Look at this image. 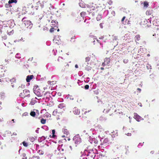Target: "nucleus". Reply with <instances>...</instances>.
<instances>
[{
	"label": "nucleus",
	"instance_id": "nucleus-54",
	"mask_svg": "<svg viewBox=\"0 0 159 159\" xmlns=\"http://www.w3.org/2000/svg\"><path fill=\"white\" fill-rule=\"evenodd\" d=\"M89 86L88 85H86L84 86V89H89Z\"/></svg>",
	"mask_w": 159,
	"mask_h": 159
},
{
	"label": "nucleus",
	"instance_id": "nucleus-42",
	"mask_svg": "<svg viewBox=\"0 0 159 159\" xmlns=\"http://www.w3.org/2000/svg\"><path fill=\"white\" fill-rule=\"evenodd\" d=\"M89 37L90 38H92L93 39H96V37L94 35L92 34H90L89 35Z\"/></svg>",
	"mask_w": 159,
	"mask_h": 159
},
{
	"label": "nucleus",
	"instance_id": "nucleus-59",
	"mask_svg": "<svg viewBox=\"0 0 159 159\" xmlns=\"http://www.w3.org/2000/svg\"><path fill=\"white\" fill-rule=\"evenodd\" d=\"M30 97V93H27V95H25L24 97V98H25V97H28V98H29Z\"/></svg>",
	"mask_w": 159,
	"mask_h": 159
},
{
	"label": "nucleus",
	"instance_id": "nucleus-15",
	"mask_svg": "<svg viewBox=\"0 0 159 159\" xmlns=\"http://www.w3.org/2000/svg\"><path fill=\"white\" fill-rule=\"evenodd\" d=\"M87 64L86 66L85 67V70L88 71H89L91 70V67L89 66H88V65L89 64L88 62H87Z\"/></svg>",
	"mask_w": 159,
	"mask_h": 159
},
{
	"label": "nucleus",
	"instance_id": "nucleus-7",
	"mask_svg": "<svg viewBox=\"0 0 159 159\" xmlns=\"http://www.w3.org/2000/svg\"><path fill=\"white\" fill-rule=\"evenodd\" d=\"M73 112L74 114L77 115H79L80 113V110L78 109V108L76 107H75L74 108L73 110Z\"/></svg>",
	"mask_w": 159,
	"mask_h": 159
},
{
	"label": "nucleus",
	"instance_id": "nucleus-52",
	"mask_svg": "<svg viewBox=\"0 0 159 159\" xmlns=\"http://www.w3.org/2000/svg\"><path fill=\"white\" fill-rule=\"evenodd\" d=\"M90 79L89 77H87L86 79V80H84V81L85 82L88 83Z\"/></svg>",
	"mask_w": 159,
	"mask_h": 159
},
{
	"label": "nucleus",
	"instance_id": "nucleus-12",
	"mask_svg": "<svg viewBox=\"0 0 159 159\" xmlns=\"http://www.w3.org/2000/svg\"><path fill=\"white\" fill-rule=\"evenodd\" d=\"M36 97L34 98H33L31 99L30 102V104L32 105H34V104L37 102V101L36 100Z\"/></svg>",
	"mask_w": 159,
	"mask_h": 159
},
{
	"label": "nucleus",
	"instance_id": "nucleus-8",
	"mask_svg": "<svg viewBox=\"0 0 159 159\" xmlns=\"http://www.w3.org/2000/svg\"><path fill=\"white\" fill-rule=\"evenodd\" d=\"M34 92L38 97H41L42 96L41 93L40 92V90L39 88H38L37 90L35 91Z\"/></svg>",
	"mask_w": 159,
	"mask_h": 159
},
{
	"label": "nucleus",
	"instance_id": "nucleus-16",
	"mask_svg": "<svg viewBox=\"0 0 159 159\" xmlns=\"http://www.w3.org/2000/svg\"><path fill=\"white\" fill-rule=\"evenodd\" d=\"M46 139L45 137L44 136L39 137L38 139V141L39 142H41L43 141L44 140Z\"/></svg>",
	"mask_w": 159,
	"mask_h": 159
},
{
	"label": "nucleus",
	"instance_id": "nucleus-3",
	"mask_svg": "<svg viewBox=\"0 0 159 159\" xmlns=\"http://www.w3.org/2000/svg\"><path fill=\"white\" fill-rule=\"evenodd\" d=\"M94 151H96V150L95 148H90L89 147L87 148V149L85 150V152H87V154H93L94 155Z\"/></svg>",
	"mask_w": 159,
	"mask_h": 159
},
{
	"label": "nucleus",
	"instance_id": "nucleus-30",
	"mask_svg": "<svg viewBox=\"0 0 159 159\" xmlns=\"http://www.w3.org/2000/svg\"><path fill=\"white\" fill-rule=\"evenodd\" d=\"M53 41L54 43H55L56 44H58L59 43V40L57 39L56 38H54V39H53Z\"/></svg>",
	"mask_w": 159,
	"mask_h": 159
},
{
	"label": "nucleus",
	"instance_id": "nucleus-58",
	"mask_svg": "<svg viewBox=\"0 0 159 159\" xmlns=\"http://www.w3.org/2000/svg\"><path fill=\"white\" fill-rule=\"evenodd\" d=\"M30 97V93H27V95H25L24 97V98H25V97H28V98H29Z\"/></svg>",
	"mask_w": 159,
	"mask_h": 159
},
{
	"label": "nucleus",
	"instance_id": "nucleus-61",
	"mask_svg": "<svg viewBox=\"0 0 159 159\" xmlns=\"http://www.w3.org/2000/svg\"><path fill=\"white\" fill-rule=\"evenodd\" d=\"M56 93L55 92H53L52 93V95L54 97L56 95Z\"/></svg>",
	"mask_w": 159,
	"mask_h": 159
},
{
	"label": "nucleus",
	"instance_id": "nucleus-37",
	"mask_svg": "<svg viewBox=\"0 0 159 159\" xmlns=\"http://www.w3.org/2000/svg\"><path fill=\"white\" fill-rule=\"evenodd\" d=\"M38 88H39V87L38 86H34L33 89L34 92L36 90H37V89Z\"/></svg>",
	"mask_w": 159,
	"mask_h": 159
},
{
	"label": "nucleus",
	"instance_id": "nucleus-5",
	"mask_svg": "<svg viewBox=\"0 0 159 159\" xmlns=\"http://www.w3.org/2000/svg\"><path fill=\"white\" fill-rule=\"evenodd\" d=\"M134 115L135 119L138 121H140L141 120H143V119L142 118L141 116L138 115V114L137 113H134Z\"/></svg>",
	"mask_w": 159,
	"mask_h": 159
},
{
	"label": "nucleus",
	"instance_id": "nucleus-32",
	"mask_svg": "<svg viewBox=\"0 0 159 159\" xmlns=\"http://www.w3.org/2000/svg\"><path fill=\"white\" fill-rule=\"evenodd\" d=\"M86 154L87 155V156H89L91 157L92 158V157H93V159H94V157L95 156V154H94V155H93V154Z\"/></svg>",
	"mask_w": 159,
	"mask_h": 159
},
{
	"label": "nucleus",
	"instance_id": "nucleus-22",
	"mask_svg": "<svg viewBox=\"0 0 159 159\" xmlns=\"http://www.w3.org/2000/svg\"><path fill=\"white\" fill-rule=\"evenodd\" d=\"M30 91L27 89H25L23 90V93L24 95H26L27 93H30Z\"/></svg>",
	"mask_w": 159,
	"mask_h": 159
},
{
	"label": "nucleus",
	"instance_id": "nucleus-48",
	"mask_svg": "<svg viewBox=\"0 0 159 159\" xmlns=\"http://www.w3.org/2000/svg\"><path fill=\"white\" fill-rule=\"evenodd\" d=\"M75 36L74 37V38L73 37H72L71 38V40H70V41L72 42H74L75 41Z\"/></svg>",
	"mask_w": 159,
	"mask_h": 159
},
{
	"label": "nucleus",
	"instance_id": "nucleus-51",
	"mask_svg": "<svg viewBox=\"0 0 159 159\" xmlns=\"http://www.w3.org/2000/svg\"><path fill=\"white\" fill-rule=\"evenodd\" d=\"M143 143H144L143 142V143H139L138 145V146H137L139 148H140V146H143Z\"/></svg>",
	"mask_w": 159,
	"mask_h": 159
},
{
	"label": "nucleus",
	"instance_id": "nucleus-26",
	"mask_svg": "<svg viewBox=\"0 0 159 159\" xmlns=\"http://www.w3.org/2000/svg\"><path fill=\"white\" fill-rule=\"evenodd\" d=\"M0 97L1 98L3 99L5 97V93L4 92H1L0 93Z\"/></svg>",
	"mask_w": 159,
	"mask_h": 159
},
{
	"label": "nucleus",
	"instance_id": "nucleus-14",
	"mask_svg": "<svg viewBox=\"0 0 159 159\" xmlns=\"http://www.w3.org/2000/svg\"><path fill=\"white\" fill-rule=\"evenodd\" d=\"M108 106L107 109H104L103 110V112L104 113H107L109 112V111L110 110V108H111V107H110V106L109 104H108Z\"/></svg>",
	"mask_w": 159,
	"mask_h": 159
},
{
	"label": "nucleus",
	"instance_id": "nucleus-35",
	"mask_svg": "<svg viewBox=\"0 0 159 159\" xmlns=\"http://www.w3.org/2000/svg\"><path fill=\"white\" fill-rule=\"evenodd\" d=\"M38 153L39 154V155H43L44 154V152L43 151L41 150H39L38 151Z\"/></svg>",
	"mask_w": 159,
	"mask_h": 159
},
{
	"label": "nucleus",
	"instance_id": "nucleus-64",
	"mask_svg": "<svg viewBox=\"0 0 159 159\" xmlns=\"http://www.w3.org/2000/svg\"><path fill=\"white\" fill-rule=\"evenodd\" d=\"M52 114L53 115H56L57 114V111H54L53 112Z\"/></svg>",
	"mask_w": 159,
	"mask_h": 159
},
{
	"label": "nucleus",
	"instance_id": "nucleus-9",
	"mask_svg": "<svg viewBox=\"0 0 159 159\" xmlns=\"http://www.w3.org/2000/svg\"><path fill=\"white\" fill-rule=\"evenodd\" d=\"M110 62V59L109 58H106L105 59L104 62L103 63V65H106L109 64Z\"/></svg>",
	"mask_w": 159,
	"mask_h": 159
},
{
	"label": "nucleus",
	"instance_id": "nucleus-60",
	"mask_svg": "<svg viewBox=\"0 0 159 159\" xmlns=\"http://www.w3.org/2000/svg\"><path fill=\"white\" fill-rule=\"evenodd\" d=\"M52 53H53V54L55 56L56 55V52L55 51V50L54 49L52 50Z\"/></svg>",
	"mask_w": 159,
	"mask_h": 159
},
{
	"label": "nucleus",
	"instance_id": "nucleus-17",
	"mask_svg": "<svg viewBox=\"0 0 159 159\" xmlns=\"http://www.w3.org/2000/svg\"><path fill=\"white\" fill-rule=\"evenodd\" d=\"M25 85L23 84H21L20 86H19L17 88V90L20 91L21 89H23L25 88Z\"/></svg>",
	"mask_w": 159,
	"mask_h": 159
},
{
	"label": "nucleus",
	"instance_id": "nucleus-19",
	"mask_svg": "<svg viewBox=\"0 0 159 159\" xmlns=\"http://www.w3.org/2000/svg\"><path fill=\"white\" fill-rule=\"evenodd\" d=\"M65 107V105L63 103H61L60 104L58 105V108H60L61 109L63 108H64Z\"/></svg>",
	"mask_w": 159,
	"mask_h": 159
},
{
	"label": "nucleus",
	"instance_id": "nucleus-23",
	"mask_svg": "<svg viewBox=\"0 0 159 159\" xmlns=\"http://www.w3.org/2000/svg\"><path fill=\"white\" fill-rule=\"evenodd\" d=\"M140 39V36L138 34L136 35L135 37V41H139Z\"/></svg>",
	"mask_w": 159,
	"mask_h": 159
},
{
	"label": "nucleus",
	"instance_id": "nucleus-6",
	"mask_svg": "<svg viewBox=\"0 0 159 159\" xmlns=\"http://www.w3.org/2000/svg\"><path fill=\"white\" fill-rule=\"evenodd\" d=\"M90 9L87 10V11L89 12V14H91L92 16H93L95 15L94 12H93V11L96 10L94 7L93 6L90 7Z\"/></svg>",
	"mask_w": 159,
	"mask_h": 159
},
{
	"label": "nucleus",
	"instance_id": "nucleus-21",
	"mask_svg": "<svg viewBox=\"0 0 159 159\" xmlns=\"http://www.w3.org/2000/svg\"><path fill=\"white\" fill-rule=\"evenodd\" d=\"M62 131L64 133V134H66L67 135L69 134V132L67 130V129H63Z\"/></svg>",
	"mask_w": 159,
	"mask_h": 159
},
{
	"label": "nucleus",
	"instance_id": "nucleus-28",
	"mask_svg": "<svg viewBox=\"0 0 159 159\" xmlns=\"http://www.w3.org/2000/svg\"><path fill=\"white\" fill-rule=\"evenodd\" d=\"M9 80L11 83V84H12L13 83H15L16 82V79L14 78H13Z\"/></svg>",
	"mask_w": 159,
	"mask_h": 159
},
{
	"label": "nucleus",
	"instance_id": "nucleus-2",
	"mask_svg": "<svg viewBox=\"0 0 159 159\" xmlns=\"http://www.w3.org/2000/svg\"><path fill=\"white\" fill-rule=\"evenodd\" d=\"M73 140L75 144H79L81 142V139L79 134L76 135L74 137Z\"/></svg>",
	"mask_w": 159,
	"mask_h": 159
},
{
	"label": "nucleus",
	"instance_id": "nucleus-41",
	"mask_svg": "<svg viewBox=\"0 0 159 159\" xmlns=\"http://www.w3.org/2000/svg\"><path fill=\"white\" fill-rule=\"evenodd\" d=\"M90 58L89 57H88L85 58V62H88L89 61Z\"/></svg>",
	"mask_w": 159,
	"mask_h": 159
},
{
	"label": "nucleus",
	"instance_id": "nucleus-49",
	"mask_svg": "<svg viewBox=\"0 0 159 159\" xmlns=\"http://www.w3.org/2000/svg\"><path fill=\"white\" fill-rule=\"evenodd\" d=\"M29 139L30 140V141L32 142H33L34 140H35V139L34 138V137H30V138H29Z\"/></svg>",
	"mask_w": 159,
	"mask_h": 159
},
{
	"label": "nucleus",
	"instance_id": "nucleus-53",
	"mask_svg": "<svg viewBox=\"0 0 159 159\" xmlns=\"http://www.w3.org/2000/svg\"><path fill=\"white\" fill-rule=\"evenodd\" d=\"M123 62L125 63H127L128 62V60L127 59H125L123 60Z\"/></svg>",
	"mask_w": 159,
	"mask_h": 159
},
{
	"label": "nucleus",
	"instance_id": "nucleus-10",
	"mask_svg": "<svg viewBox=\"0 0 159 159\" xmlns=\"http://www.w3.org/2000/svg\"><path fill=\"white\" fill-rule=\"evenodd\" d=\"M34 75H28L26 78V81L27 82H30V80L33 79Z\"/></svg>",
	"mask_w": 159,
	"mask_h": 159
},
{
	"label": "nucleus",
	"instance_id": "nucleus-27",
	"mask_svg": "<svg viewBox=\"0 0 159 159\" xmlns=\"http://www.w3.org/2000/svg\"><path fill=\"white\" fill-rule=\"evenodd\" d=\"M40 157L39 156H33L32 158H30V159H39Z\"/></svg>",
	"mask_w": 159,
	"mask_h": 159
},
{
	"label": "nucleus",
	"instance_id": "nucleus-33",
	"mask_svg": "<svg viewBox=\"0 0 159 159\" xmlns=\"http://www.w3.org/2000/svg\"><path fill=\"white\" fill-rule=\"evenodd\" d=\"M11 3H9L8 2V3H6L5 5V7L6 8L11 7H12Z\"/></svg>",
	"mask_w": 159,
	"mask_h": 159
},
{
	"label": "nucleus",
	"instance_id": "nucleus-63",
	"mask_svg": "<svg viewBox=\"0 0 159 159\" xmlns=\"http://www.w3.org/2000/svg\"><path fill=\"white\" fill-rule=\"evenodd\" d=\"M99 26L101 28H103L102 24V23H101L99 24Z\"/></svg>",
	"mask_w": 159,
	"mask_h": 159
},
{
	"label": "nucleus",
	"instance_id": "nucleus-31",
	"mask_svg": "<svg viewBox=\"0 0 159 159\" xmlns=\"http://www.w3.org/2000/svg\"><path fill=\"white\" fill-rule=\"evenodd\" d=\"M66 98H69L70 100H73L74 99V98L73 97L70 95H68L67 96Z\"/></svg>",
	"mask_w": 159,
	"mask_h": 159
},
{
	"label": "nucleus",
	"instance_id": "nucleus-47",
	"mask_svg": "<svg viewBox=\"0 0 159 159\" xmlns=\"http://www.w3.org/2000/svg\"><path fill=\"white\" fill-rule=\"evenodd\" d=\"M55 30H56V29H55L54 28H52L50 29V32H53Z\"/></svg>",
	"mask_w": 159,
	"mask_h": 159
},
{
	"label": "nucleus",
	"instance_id": "nucleus-11",
	"mask_svg": "<svg viewBox=\"0 0 159 159\" xmlns=\"http://www.w3.org/2000/svg\"><path fill=\"white\" fill-rule=\"evenodd\" d=\"M152 18L151 17H150L149 19H148V20L147 19H144V24H145V25L146 24L147 26H148V25L147 24V23L148 22V21L150 22V23H151V21L152 20Z\"/></svg>",
	"mask_w": 159,
	"mask_h": 159
},
{
	"label": "nucleus",
	"instance_id": "nucleus-20",
	"mask_svg": "<svg viewBox=\"0 0 159 159\" xmlns=\"http://www.w3.org/2000/svg\"><path fill=\"white\" fill-rule=\"evenodd\" d=\"M143 5L144 8H146L148 7L149 5L148 2L145 1L143 3Z\"/></svg>",
	"mask_w": 159,
	"mask_h": 159
},
{
	"label": "nucleus",
	"instance_id": "nucleus-56",
	"mask_svg": "<svg viewBox=\"0 0 159 159\" xmlns=\"http://www.w3.org/2000/svg\"><path fill=\"white\" fill-rule=\"evenodd\" d=\"M126 152H125V154L126 155H127L129 153V150L128 148H126Z\"/></svg>",
	"mask_w": 159,
	"mask_h": 159
},
{
	"label": "nucleus",
	"instance_id": "nucleus-4",
	"mask_svg": "<svg viewBox=\"0 0 159 159\" xmlns=\"http://www.w3.org/2000/svg\"><path fill=\"white\" fill-rule=\"evenodd\" d=\"M89 141L91 143H94L95 144H97L98 142V140L95 138H92L90 136L89 137Z\"/></svg>",
	"mask_w": 159,
	"mask_h": 159
},
{
	"label": "nucleus",
	"instance_id": "nucleus-62",
	"mask_svg": "<svg viewBox=\"0 0 159 159\" xmlns=\"http://www.w3.org/2000/svg\"><path fill=\"white\" fill-rule=\"evenodd\" d=\"M125 134L126 135L128 136H130L131 135V133H128L127 134Z\"/></svg>",
	"mask_w": 159,
	"mask_h": 159
},
{
	"label": "nucleus",
	"instance_id": "nucleus-40",
	"mask_svg": "<svg viewBox=\"0 0 159 159\" xmlns=\"http://www.w3.org/2000/svg\"><path fill=\"white\" fill-rule=\"evenodd\" d=\"M20 55L19 53H17L15 56V57L18 59H20Z\"/></svg>",
	"mask_w": 159,
	"mask_h": 159
},
{
	"label": "nucleus",
	"instance_id": "nucleus-44",
	"mask_svg": "<svg viewBox=\"0 0 159 159\" xmlns=\"http://www.w3.org/2000/svg\"><path fill=\"white\" fill-rule=\"evenodd\" d=\"M7 124L8 125H11L12 126L13 125V124L12 123L11 121H8L7 122Z\"/></svg>",
	"mask_w": 159,
	"mask_h": 159
},
{
	"label": "nucleus",
	"instance_id": "nucleus-38",
	"mask_svg": "<svg viewBox=\"0 0 159 159\" xmlns=\"http://www.w3.org/2000/svg\"><path fill=\"white\" fill-rule=\"evenodd\" d=\"M22 144L23 146L25 147H27L28 146V144L25 141L23 142Z\"/></svg>",
	"mask_w": 159,
	"mask_h": 159
},
{
	"label": "nucleus",
	"instance_id": "nucleus-43",
	"mask_svg": "<svg viewBox=\"0 0 159 159\" xmlns=\"http://www.w3.org/2000/svg\"><path fill=\"white\" fill-rule=\"evenodd\" d=\"M147 68L148 69H152L151 66L149 64H147Z\"/></svg>",
	"mask_w": 159,
	"mask_h": 159
},
{
	"label": "nucleus",
	"instance_id": "nucleus-50",
	"mask_svg": "<svg viewBox=\"0 0 159 159\" xmlns=\"http://www.w3.org/2000/svg\"><path fill=\"white\" fill-rule=\"evenodd\" d=\"M79 5L81 7H82V8L85 7V5L83 4L82 3H79Z\"/></svg>",
	"mask_w": 159,
	"mask_h": 159
},
{
	"label": "nucleus",
	"instance_id": "nucleus-46",
	"mask_svg": "<svg viewBox=\"0 0 159 159\" xmlns=\"http://www.w3.org/2000/svg\"><path fill=\"white\" fill-rule=\"evenodd\" d=\"M83 82V81H80V80H78L77 83L79 84V85H81V83Z\"/></svg>",
	"mask_w": 159,
	"mask_h": 159
},
{
	"label": "nucleus",
	"instance_id": "nucleus-45",
	"mask_svg": "<svg viewBox=\"0 0 159 159\" xmlns=\"http://www.w3.org/2000/svg\"><path fill=\"white\" fill-rule=\"evenodd\" d=\"M50 100V98L49 97H46L45 100V102H48V101Z\"/></svg>",
	"mask_w": 159,
	"mask_h": 159
},
{
	"label": "nucleus",
	"instance_id": "nucleus-18",
	"mask_svg": "<svg viewBox=\"0 0 159 159\" xmlns=\"http://www.w3.org/2000/svg\"><path fill=\"white\" fill-rule=\"evenodd\" d=\"M157 20H154L153 21V24L154 25L158 26H159V21H157Z\"/></svg>",
	"mask_w": 159,
	"mask_h": 159
},
{
	"label": "nucleus",
	"instance_id": "nucleus-57",
	"mask_svg": "<svg viewBox=\"0 0 159 159\" xmlns=\"http://www.w3.org/2000/svg\"><path fill=\"white\" fill-rule=\"evenodd\" d=\"M5 61L6 63V65H7V64H8L9 62V60L8 59H6L5 60Z\"/></svg>",
	"mask_w": 159,
	"mask_h": 159
},
{
	"label": "nucleus",
	"instance_id": "nucleus-24",
	"mask_svg": "<svg viewBox=\"0 0 159 159\" xmlns=\"http://www.w3.org/2000/svg\"><path fill=\"white\" fill-rule=\"evenodd\" d=\"M17 2V0H9L8 1V3H16Z\"/></svg>",
	"mask_w": 159,
	"mask_h": 159
},
{
	"label": "nucleus",
	"instance_id": "nucleus-55",
	"mask_svg": "<svg viewBox=\"0 0 159 159\" xmlns=\"http://www.w3.org/2000/svg\"><path fill=\"white\" fill-rule=\"evenodd\" d=\"M125 16H124L122 20H121V22H122V23L123 24H125L124 23V20L125 19Z\"/></svg>",
	"mask_w": 159,
	"mask_h": 159
},
{
	"label": "nucleus",
	"instance_id": "nucleus-1",
	"mask_svg": "<svg viewBox=\"0 0 159 159\" xmlns=\"http://www.w3.org/2000/svg\"><path fill=\"white\" fill-rule=\"evenodd\" d=\"M27 18L24 17L22 20V21L24 23L25 26L29 29H31L33 26V24L30 21L26 20Z\"/></svg>",
	"mask_w": 159,
	"mask_h": 159
},
{
	"label": "nucleus",
	"instance_id": "nucleus-34",
	"mask_svg": "<svg viewBox=\"0 0 159 159\" xmlns=\"http://www.w3.org/2000/svg\"><path fill=\"white\" fill-rule=\"evenodd\" d=\"M101 18L102 17L101 15L100 14H99L98 15L97 17H96V19L98 21L100 20Z\"/></svg>",
	"mask_w": 159,
	"mask_h": 159
},
{
	"label": "nucleus",
	"instance_id": "nucleus-25",
	"mask_svg": "<svg viewBox=\"0 0 159 159\" xmlns=\"http://www.w3.org/2000/svg\"><path fill=\"white\" fill-rule=\"evenodd\" d=\"M51 23H54V25H58V23L57 21L55 20H52L51 21Z\"/></svg>",
	"mask_w": 159,
	"mask_h": 159
},
{
	"label": "nucleus",
	"instance_id": "nucleus-36",
	"mask_svg": "<svg viewBox=\"0 0 159 159\" xmlns=\"http://www.w3.org/2000/svg\"><path fill=\"white\" fill-rule=\"evenodd\" d=\"M11 134V132L9 131H6L5 134H4L5 135V136H6L7 134Z\"/></svg>",
	"mask_w": 159,
	"mask_h": 159
},
{
	"label": "nucleus",
	"instance_id": "nucleus-39",
	"mask_svg": "<svg viewBox=\"0 0 159 159\" xmlns=\"http://www.w3.org/2000/svg\"><path fill=\"white\" fill-rule=\"evenodd\" d=\"M46 120L43 119H41V122L42 124H45L46 123Z\"/></svg>",
	"mask_w": 159,
	"mask_h": 159
},
{
	"label": "nucleus",
	"instance_id": "nucleus-13",
	"mask_svg": "<svg viewBox=\"0 0 159 159\" xmlns=\"http://www.w3.org/2000/svg\"><path fill=\"white\" fill-rule=\"evenodd\" d=\"M103 139H100V141L101 142L102 141V143L103 144H106L108 142V139L107 138H105L104 139H103Z\"/></svg>",
	"mask_w": 159,
	"mask_h": 159
},
{
	"label": "nucleus",
	"instance_id": "nucleus-29",
	"mask_svg": "<svg viewBox=\"0 0 159 159\" xmlns=\"http://www.w3.org/2000/svg\"><path fill=\"white\" fill-rule=\"evenodd\" d=\"M30 115L33 117H35L36 115V113L34 111H31L30 113Z\"/></svg>",
	"mask_w": 159,
	"mask_h": 159
}]
</instances>
